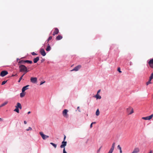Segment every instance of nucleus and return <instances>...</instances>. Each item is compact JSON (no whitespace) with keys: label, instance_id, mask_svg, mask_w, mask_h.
Listing matches in <instances>:
<instances>
[{"label":"nucleus","instance_id":"3c124183","mask_svg":"<svg viewBox=\"0 0 153 153\" xmlns=\"http://www.w3.org/2000/svg\"><path fill=\"white\" fill-rule=\"evenodd\" d=\"M79 112H80V111L79 110Z\"/></svg>","mask_w":153,"mask_h":153},{"label":"nucleus","instance_id":"5701e85b","mask_svg":"<svg viewBox=\"0 0 153 153\" xmlns=\"http://www.w3.org/2000/svg\"><path fill=\"white\" fill-rule=\"evenodd\" d=\"M153 79V72L151 74V75L149 77V79H150V81H151V80Z\"/></svg>","mask_w":153,"mask_h":153},{"label":"nucleus","instance_id":"f704fd0d","mask_svg":"<svg viewBox=\"0 0 153 153\" xmlns=\"http://www.w3.org/2000/svg\"><path fill=\"white\" fill-rule=\"evenodd\" d=\"M64 148L63 150V153H67L65 150V147H63Z\"/></svg>","mask_w":153,"mask_h":153},{"label":"nucleus","instance_id":"20e7f679","mask_svg":"<svg viewBox=\"0 0 153 153\" xmlns=\"http://www.w3.org/2000/svg\"><path fill=\"white\" fill-rule=\"evenodd\" d=\"M127 112L128 114H131L134 113L133 108L130 107H129L127 109Z\"/></svg>","mask_w":153,"mask_h":153},{"label":"nucleus","instance_id":"b1692460","mask_svg":"<svg viewBox=\"0 0 153 153\" xmlns=\"http://www.w3.org/2000/svg\"><path fill=\"white\" fill-rule=\"evenodd\" d=\"M25 94L24 92H22V93L20 94V97H22L25 96Z\"/></svg>","mask_w":153,"mask_h":153},{"label":"nucleus","instance_id":"a18cd8bd","mask_svg":"<svg viewBox=\"0 0 153 153\" xmlns=\"http://www.w3.org/2000/svg\"><path fill=\"white\" fill-rule=\"evenodd\" d=\"M93 124H94L96 123V122H93L92 123H91Z\"/></svg>","mask_w":153,"mask_h":153},{"label":"nucleus","instance_id":"c9c22d12","mask_svg":"<svg viewBox=\"0 0 153 153\" xmlns=\"http://www.w3.org/2000/svg\"><path fill=\"white\" fill-rule=\"evenodd\" d=\"M22 79V77H21L19 79V80H18V82H19Z\"/></svg>","mask_w":153,"mask_h":153},{"label":"nucleus","instance_id":"ddd939ff","mask_svg":"<svg viewBox=\"0 0 153 153\" xmlns=\"http://www.w3.org/2000/svg\"><path fill=\"white\" fill-rule=\"evenodd\" d=\"M59 33V30L57 28H54V31L53 32V35L55 36V35L58 34Z\"/></svg>","mask_w":153,"mask_h":153},{"label":"nucleus","instance_id":"c85d7f7f","mask_svg":"<svg viewBox=\"0 0 153 153\" xmlns=\"http://www.w3.org/2000/svg\"><path fill=\"white\" fill-rule=\"evenodd\" d=\"M25 60H21V61H20L19 62V63H25Z\"/></svg>","mask_w":153,"mask_h":153},{"label":"nucleus","instance_id":"37998d69","mask_svg":"<svg viewBox=\"0 0 153 153\" xmlns=\"http://www.w3.org/2000/svg\"><path fill=\"white\" fill-rule=\"evenodd\" d=\"M24 123L25 124H27V122L26 121H24Z\"/></svg>","mask_w":153,"mask_h":153},{"label":"nucleus","instance_id":"e433bc0d","mask_svg":"<svg viewBox=\"0 0 153 153\" xmlns=\"http://www.w3.org/2000/svg\"><path fill=\"white\" fill-rule=\"evenodd\" d=\"M31 54L33 55H36L37 54H36L34 52H33L31 53Z\"/></svg>","mask_w":153,"mask_h":153},{"label":"nucleus","instance_id":"c756f323","mask_svg":"<svg viewBox=\"0 0 153 153\" xmlns=\"http://www.w3.org/2000/svg\"><path fill=\"white\" fill-rule=\"evenodd\" d=\"M52 37L51 36H50L48 39V42L51 40L52 39Z\"/></svg>","mask_w":153,"mask_h":153},{"label":"nucleus","instance_id":"f8f14e48","mask_svg":"<svg viewBox=\"0 0 153 153\" xmlns=\"http://www.w3.org/2000/svg\"><path fill=\"white\" fill-rule=\"evenodd\" d=\"M148 64L150 67L151 68H153V58L149 60L148 62Z\"/></svg>","mask_w":153,"mask_h":153},{"label":"nucleus","instance_id":"de8ad7c7","mask_svg":"<svg viewBox=\"0 0 153 153\" xmlns=\"http://www.w3.org/2000/svg\"><path fill=\"white\" fill-rule=\"evenodd\" d=\"M77 109L78 110H79V106H78V107H77Z\"/></svg>","mask_w":153,"mask_h":153},{"label":"nucleus","instance_id":"f257e3e1","mask_svg":"<svg viewBox=\"0 0 153 153\" xmlns=\"http://www.w3.org/2000/svg\"><path fill=\"white\" fill-rule=\"evenodd\" d=\"M19 71L21 72H24L26 73L28 71L27 70V68L24 65H21L19 67Z\"/></svg>","mask_w":153,"mask_h":153},{"label":"nucleus","instance_id":"9d476101","mask_svg":"<svg viewBox=\"0 0 153 153\" xmlns=\"http://www.w3.org/2000/svg\"><path fill=\"white\" fill-rule=\"evenodd\" d=\"M39 52L40 54L43 56H45L46 55V53L45 52V50L43 48H41L40 49Z\"/></svg>","mask_w":153,"mask_h":153},{"label":"nucleus","instance_id":"cd10ccee","mask_svg":"<svg viewBox=\"0 0 153 153\" xmlns=\"http://www.w3.org/2000/svg\"><path fill=\"white\" fill-rule=\"evenodd\" d=\"M151 83H152V82H151V81H150V79H149L148 81L146 82V85H148L149 84Z\"/></svg>","mask_w":153,"mask_h":153},{"label":"nucleus","instance_id":"4468645a","mask_svg":"<svg viewBox=\"0 0 153 153\" xmlns=\"http://www.w3.org/2000/svg\"><path fill=\"white\" fill-rule=\"evenodd\" d=\"M29 86V85H27L23 87L22 89V92H24V91L28 89V87Z\"/></svg>","mask_w":153,"mask_h":153},{"label":"nucleus","instance_id":"f3484780","mask_svg":"<svg viewBox=\"0 0 153 153\" xmlns=\"http://www.w3.org/2000/svg\"><path fill=\"white\" fill-rule=\"evenodd\" d=\"M39 59V57H37L33 59V61L34 63H36Z\"/></svg>","mask_w":153,"mask_h":153},{"label":"nucleus","instance_id":"ea45409f","mask_svg":"<svg viewBox=\"0 0 153 153\" xmlns=\"http://www.w3.org/2000/svg\"><path fill=\"white\" fill-rule=\"evenodd\" d=\"M17 76V74H16L15 75L13 74L12 76Z\"/></svg>","mask_w":153,"mask_h":153},{"label":"nucleus","instance_id":"bb28decb","mask_svg":"<svg viewBox=\"0 0 153 153\" xmlns=\"http://www.w3.org/2000/svg\"><path fill=\"white\" fill-rule=\"evenodd\" d=\"M50 144L52 145L55 148H56V145L53 143H51Z\"/></svg>","mask_w":153,"mask_h":153},{"label":"nucleus","instance_id":"dca6fc26","mask_svg":"<svg viewBox=\"0 0 153 153\" xmlns=\"http://www.w3.org/2000/svg\"><path fill=\"white\" fill-rule=\"evenodd\" d=\"M15 107L16 108H17L20 109H22V106L21 104L19 102H18L17 103V105L15 106Z\"/></svg>","mask_w":153,"mask_h":153},{"label":"nucleus","instance_id":"6e6552de","mask_svg":"<svg viewBox=\"0 0 153 153\" xmlns=\"http://www.w3.org/2000/svg\"><path fill=\"white\" fill-rule=\"evenodd\" d=\"M8 74L7 71H2L0 73V76L2 77H4Z\"/></svg>","mask_w":153,"mask_h":153},{"label":"nucleus","instance_id":"79ce46f5","mask_svg":"<svg viewBox=\"0 0 153 153\" xmlns=\"http://www.w3.org/2000/svg\"><path fill=\"white\" fill-rule=\"evenodd\" d=\"M100 90H99L98 91H97V94H98V93L100 92Z\"/></svg>","mask_w":153,"mask_h":153},{"label":"nucleus","instance_id":"a211bd4d","mask_svg":"<svg viewBox=\"0 0 153 153\" xmlns=\"http://www.w3.org/2000/svg\"><path fill=\"white\" fill-rule=\"evenodd\" d=\"M62 38V36L61 35H58L56 38V39L57 40H60Z\"/></svg>","mask_w":153,"mask_h":153},{"label":"nucleus","instance_id":"4c0bfd02","mask_svg":"<svg viewBox=\"0 0 153 153\" xmlns=\"http://www.w3.org/2000/svg\"><path fill=\"white\" fill-rule=\"evenodd\" d=\"M101 148H102V147H100V148L99 149L97 150V153H99L100 152Z\"/></svg>","mask_w":153,"mask_h":153},{"label":"nucleus","instance_id":"49530a36","mask_svg":"<svg viewBox=\"0 0 153 153\" xmlns=\"http://www.w3.org/2000/svg\"><path fill=\"white\" fill-rule=\"evenodd\" d=\"M120 153H122V150H120Z\"/></svg>","mask_w":153,"mask_h":153},{"label":"nucleus","instance_id":"a878e982","mask_svg":"<svg viewBox=\"0 0 153 153\" xmlns=\"http://www.w3.org/2000/svg\"><path fill=\"white\" fill-rule=\"evenodd\" d=\"M100 114V112L98 109H97L96 111V114L97 116L99 115Z\"/></svg>","mask_w":153,"mask_h":153},{"label":"nucleus","instance_id":"7c9ffc66","mask_svg":"<svg viewBox=\"0 0 153 153\" xmlns=\"http://www.w3.org/2000/svg\"><path fill=\"white\" fill-rule=\"evenodd\" d=\"M32 130V128L30 127H29L28 128L26 129V131H28L29 130Z\"/></svg>","mask_w":153,"mask_h":153},{"label":"nucleus","instance_id":"39448f33","mask_svg":"<svg viewBox=\"0 0 153 153\" xmlns=\"http://www.w3.org/2000/svg\"><path fill=\"white\" fill-rule=\"evenodd\" d=\"M153 117V114H152L150 116L145 117H143L142 119L145 120H149L151 119Z\"/></svg>","mask_w":153,"mask_h":153},{"label":"nucleus","instance_id":"58836bf2","mask_svg":"<svg viewBox=\"0 0 153 153\" xmlns=\"http://www.w3.org/2000/svg\"><path fill=\"white\" fill-rule=\"evenodd\" d=\"M45 82H41V83H40V85H42V84H43Z\"/></svg>","mask_w":153,"mask_h":153},{"label":"nucleus","instance_id":"09e8293b","mask_svg":"<svg viewBox=\"0 0 153 153\" xmlns=\"http://www.w3.org/2000/svg\"><path fill=\"white\" fill-rule=\"evenodd\" d=\"M30 111H29V112H28L27 114H30Z\"/></svg>","mask_w":153,"mask_h":153},{"label":"nucleus","instance_id":"603ef678","mask_svg":"<svg viewBox=\"0 0 153 153\" xmlns=\"http://www.w3.org/2000/svg\"><path fill=\"white\" fill-rule=\"evenodd\" d=\"M1 119L0 118V120Z\"/></svg>","mask_w":153,"mask_h":153},{"label":"nucleus","instance_id":"1a4fd4ad","mask_svg":"<svg viewBox=\"0 0 153 153\" xmlns=\"http://www.w3.org/2000/svg\"><path fill=\"white\" fill-rule=\"evenodd\" d=\"M81 65H78L75 67L73 70H71V71H77L79 70L81 68Z\"/></svg>","mask_w":153,"mask_h":153},{"label":"nucleus","instance_id":"6ab92c4d","mask_svg":"<svg viewBox=\"0 0 153 153\" xmlns=\"http://www.w3.org/2000/svg\"><path fill=\"white\" fill-rule=\"evenodd\" d=\"M51 49V47L50 46L49 44H48V46L46 49V51H49Z\"/></svg>","mask_w":153,"mask_h":153},{"label":"nucleus","instance_id":"412c9836","mask_svg":"<svg viewBox=\"0 0 153 153\" xmlns=\"http://www.w3.org/2000/svg\"><path fill=\"white\" fill-rule=\"evenodd\" d=\"M95 97H96L97 99H100L101 98V97L98 94H97Z\"/></svg>","mask_w":153,"mask_h":153},{"label":"nucleus","instance_id":"a19ab883","mask_svg":"<svg viewBox=\"0 0 153 153\" xmlns=\"http://www.w3.org/2000/svg\"><path fill=\"white\" fill-rule=\"evenodd\" d=\"M92 125H93V124L92 123H91V124L90 126V127L91 128L92 127Z\"/></svg>","mask_w":153,"mask_h":153},{"label":"nucleus","instance_id":"0eeeda50","mask_svg":"<svg viewBox=\"0 0 153 153\" xmlns=\"http://www.w3.org/2000/svg\"><path fill=\"white\" fill-rule=\"evenodd\" d=\"M30 80L31 82L33 83H35L37 82V78L36 77H31Z\"/></svg>","mask_w":153,"mask_h":153},{"label":"nucleus","instance_id":"423d86ee","mask_svg":"<svg viewBox=\"0 0 153 153\" xmlns=\"http://www.w3.org/2000/svg\"><path fill=\"white\" fill-rule=\"evenodd\" d=\"M39 134L41 136L42 139L44 140H45V139L48 138L49 137V136L43 134V133L42 132H40L39 133Z\"/></svg>","mask_w":153,"mask_h":153},{"label":"nucleus","instance_id":"f03ea898","mask_svg":"<svg viewBox=\"0 0 153 153\" xmlns=\"http://www.w3.org/2000/svg\"><path fill=\"white\" fill-rule=\"evenodd\" d=\"M66 138V136L65 135H64V137L63 139V141L62 142V145L60 146L61 148H63V147H65L66 146L67 144V142L65 141Z\"/></svg>","mask_w":153,"mask_h":153},{"label":"nucleus","instance_id":"aec40b11","mask_svg":"<svg viewBox=\"0 0 153 153\" xmlns=\"http://www.w3.org/2000/svg\"><path fill=\"white\" fill-rule=\"evenodd\" d=\"M8 103V101H5V102H4V103H3V104H2L1 105H0V107H2L5 105H7Z\"/></svg>","mask_w":153,"mask_h":153},{"label":"nucleus","instance_id":"9b49d317","mask_svg":"<svg viewBox=\"0 0 153 153\" xmlns=\"http://www.w3.org/2000/svg\"><path fill=\"white\" fill-rule=\"evenodd\" d=\"M115 146V143H113L112 146H111V148L110 149V150H109V152L108 153H112L113 152Z\"/></svg>","mask_w":153,"mask_h":153},{"label":"nucleus","instance_id":"7ed1b4c3","mask_svg":"<svg viewBox=\"0 0 153 153\" xmlns=\"http://www.w3.org/2000/svg\"><path fill=\"white\" fill-rule=\"evenodd\" d=\"M68 111L67 109H65L62 111V115L63 116L66 118H68Z\"/></svg>","mask_w":153,"mask_h":153},{"label":"nucleus","instance_id":"393cba45","mask_svg":"<svg viewBox=\"0 0 153 153\" xmlns=\"http://www.w3.org/2000/svg\"><path fill=\"white\" fill-rule=\"evenodd\" d=\"M14 111L17 112L18 113H19V110L18 108H16L14 110Z\"/></svg>","mask_w":153,"mask_h":153},{"label":"nucleus","instance_id":"c03bdc74","mask_svg":"<svg viewBox=\"0 0 153 153\" xmlns=\"http://www.w3.org/2000/svg\"><path fill=\"white\" fill-rule=\"evenodd\" d=\"M25 74V73L24 74H23L22 76H21V77H22H22H23V76H24V75Z\"/></svg>","mask_w":153,"mask_h":153},{"label":"nucleus","instance_id":"2eb2a0df","mask_svg":"<svg viewBox=\"0 0 153 153\" xmlns=\"http://www.w3.org/2000/svg\"><path fill=\"white\" fill-rule=\"evenodd\" d=\"M139 148L137 147L135 148H134L132 153H137L139 152Z\"/></svg>","mask_w":153,"mask_h":153},{"label":"nucleus","instance_id":"2f4dec72","mask_svg":"<svg viewBox=\"0 0 153 153\" xmlns=\"http://www.w3.org/2000/svg\"><path fill=\"white\" fill-rule=\"evenodd\" d=\"M7 82V81H3L2 82L1 85H4Z\"/></svg>","mask_w":153,"mask_h":153},{"label":"nucleus","instance_id":"4be33fe9","mask_svg":"<svg viewBox=\"0 0 153 153\" xmlns=\"http://www.w3.org/2000/svg\"><path fill=\"white\" fill-rule=\"evenodd\" d=\"M25 62L31 64L32 63V62L31 61L26 60L25 61Z\"/></svg>","mask_w":153,"mask_h":153},{"label":"nucleus","instance_id":"473e14b6","mask_svg":"<svg viewBox=\"0 0 153 153\" xmlns=\"http://www.w3.org/2000/svg\"><path fill=\"white\" fill-rule=\"evenodd\" d=\"M118 148L120 150H121V147L120 146V145H118L117 146Z\"/></svg>","mask_w":153,"mask_h":153},{"label":"nucleus","instance_id":"8fccbe9b","mask_svg":"<svg viewBox=\"0 0 153 153\" xmlns=\"http://www.w3.org/2000/svg\"><path fill=\"white\" fill-rule=\"evenodd\" d=\"M152 153V151H150V152L149 153Z\"/></svg>","mask_w":153,"mask_h":153},{"label":"nucleus","instance_id":"72a5a7b5","mask_svg":"<svg viewBox=\"0 0 153 153\" xmlns=\"http://www.w3.org/2000/svg\"><path fill=\"white\" fill-rule=\"evenodd\" d=\"M118 71L120 72V73H121L122 71H120V68H118L117 69Z\"/></svg>","mask_w":153,"mask_h":153}]
</instances>
